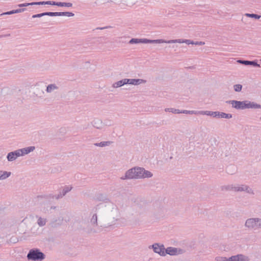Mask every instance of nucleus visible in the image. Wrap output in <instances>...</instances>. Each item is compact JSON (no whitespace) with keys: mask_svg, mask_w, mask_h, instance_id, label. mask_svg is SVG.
Wrapping results in <instances>:
<instances>
[{"mask_svg":"<svg viewBox=\"0 0 261 261\" xmlns=\"http://www.w3.org/2000/svg\"><path fill=\"white\" fill-rule=\"evenodd\" d=\"M260 62H261V59L260 60Z\"/></svg>","mask_w":261,"mask_h":261,"instance_id":"obj_41","label":"nucleus"},{"mask_svg":"<svg viewBox=\"0 0 261 261\" xmlns=\"http://www.w3.org/2000/svg\"><path fill=\"white\" fill-rule=\"evenodd\" d=\"M152 172L140 167H135L127 170L124 175L120 177L121 180L140 179L151 178Z\"/></svg>","mask_w":261,"mask_h":261,"instance_id":"obj_1","label":"nucleus"},{"mask_svg":"<svg viewBox=\"0 0 261 261\" xmlns=\"http://www.w3.org/2000/svg\"><path fill=\"white\" fill-rule=\"evenodd\" d=\"M165 111L166 112H171L173 114H180V110L172 108H166L165 109Z\"/></svg>","mask_w":261,"mask_h":261,"instance_id":"obj_26","label":"nucleus"},{"mask_svg":"<svg viewBox=\"0 0 261 261\" xmlns=\"http://www.w3.org/2000/svg\"><path fill=\"white\" fill-rule=\"evenodd\" d=\"M62 16L61 12H55V16Z\"/></svg>","mask_w":261,"mask_h":261,"instance_id":"obj_40","label":"nucleus"},{"mask_svg":"<svg viewBox=\"0 0 261 261\" xmlns=\"http://www.w3.org/2000/svg\"><path fill=\"white\" fill-rule=\"evenodd\" d=\"M35 149V147L31 146L25 148L18 149L8 153L7 159L9 162H13L17 158L24 156L33 152Z\"/></svg>","mask_w":261,"mask_h":261,"instance_id":"obj_2","label":"nucleus"},{"mask_svg":"<svg viewBox=\"0 0 261 261\" xmlns=\"http://www.w3.org/2000/svg\"><path fill=\"white\" fill-rule=\"evenodd\" d=\"M45 16H55V12H45Z\"/></svg>","mask_w":261,"mask_h":261,"instance_id":"obj_38","label":"nucleus"},{"mask_svg":"<svg viewBox=\"0 0 261 261\" xmlns=\"http://www.w3.org/2000/svg\"><path fill=\"white\" fill-rule=\"evenodd\" d=\"M130 44H137L141 43V39L133 38L129 41Z\"/></svg>","mask_w":261,"mask_h":261,"instance_id":"obj_33","label":"nucleus"},{"mask_svg":"<svg viewBox=\"0 0 261 261\" xmlns=\"http://www.w3.org/2000/svg\"><path fill=\"white\" fill-rule=\"evenodd\" d=\"M245 109H261V105L255 102L249 100H245Z\"/></svg>","mask_w":261,"mask_h":261,"instance_id":"obj_10","label":"nucleus"},{"mask_svg":"<svg viewBox=\"0 0 261 261\" xmlns=\"http://www.w3.org/2000/svg\"><path fill=\"white\" fill-rule=\"evenodd\" d=\"M180 114L197 115V111H189L186 110H180Z\"/></svg>","mask_w":261,"mask_h":261,"instance_id":"obj_27","label":"nucleus"},{"mask_svg":"<svg viewBox=\"0 0 261 261\" xmlns=\"http://www.w3.org/2000/svg\"><path fill=\"white\" fill-rule=\"evenodd\" d=\"M171 43H186L187 44H194V41L189 40V39H174V40H170V42Z\"/></svg>","mask_w":261,"mask_h":261,"instance_id":"obj_14","label":"nucleus"},{"mask_svg":"<svg viewBox=\"0 0 261 261\" xmlns=\"http://www.w3.org/2000/svg\"><path fill=\"white\" fill-rule=\"evenodd\" d=\"M184 250L179 248L168 247L166 248V255L168 254L171 256H176L184 253Z\"/></svg>","mask_w":261,"mask_h":261,"instance_id":"obj_6","label":"nucleus"},{"mask_svg":"<svg viewBox=\"0 0 261 261\" xmlns=\"http://www.w3.org/2000/svg\"><path fill=\"white\" fill-rule=\"evenodd\" d=\"M44 13H45V12L42 13H40V14H37L33 15L32 16V18H39V17L45 16Z\"/></svg>","mask_w":261,"mask_h":261,"instance_id":"obj_36","label":"nucleus"},{"mask_svg":"<svg viewBox=\"0 0 261 261\" xmlns=\"http://www.w3.org/2000/svg\"><path fill=\"white\" fill-rule=\"evenodd\" d=\"M10 171L0 170V180H4L9 177L11 175Z\"/></svg>","mask_w":261,"mask_h":261,"instance_id":"obj_17","label":"nucleus"},{"mask_svg":"<svg viewBox=\"0 0 261 261\" xmlns=\"http://www.w3.org/2000/svg\"><path fill=\"white\" fill-rule=\"evenodd\" d=\"M72 189V186L71 185H68L64 186L62 191L60 192L59 194L56 197L57 199L62 198L65 196L67 193L70 192Z\"/></svg>","mask_w":261,"mask_h":261,"instance_id":"obj_13","label":"nucleus"},{"mask_svg":"<svg viewBox=\"0 0 261 261\" xmlns=\"http://www.w3.org/2000/svg\"><path fill=\"white\" fill-rule=\"evenodd\" d=\"M249 258L243 254H238L228 257V261H249Z\"/></svg>","mask_w":261,"mask_h":261,"instance_id":"obj_9","label":"nucleus"},{"mask_svg":"<svg viewBox=\"0 0 261 261\" xmlns=\"http://www.w3.org/2000/svg\"><path fill=\"white\" fill-rule=\"evenodd\" d=\"M223 191H234V185H228L227 186H222L221 188Z\"/></svg>","mask_w":261,"mask_h":261,"instance_id":"obj_25","label":"nucleus"},{"mask_svg":"<svg viewBox=\"0 0 261 261\" xmlns=\"http://www.w3.org/2000/svg\"><path fill=\"white\" fill-rule=\"evenodd\" d=\"M141 43H150V39L142 38L141 39Z\"/></svg>","mask_w":261,"mask_h":261,"instance_id":"obj_37","label":"nucleus"},{"mask_svg":"<svg viewBox=\"0 0 261 261\" xmlns=\"http://www.w3.org/2000/svg\"><path fill=\"white\" fill-rule=\"evenodd\" d=\"M170 40H165L164 39L150 40V43H171Z\"/></svg>","mask_w":261,"mask_h":261,"instance_id":"obj_23","label":"nucleus"},{"mask_svg":"<svg viewBox=\"0 0 261 261\" xmlns=\"http://www.w3.org/2000/svg\"><path fill=\"white\" fill-rule=\"evenodd\" d=\"M233 89L236 92H240L242 89V86L241 84H236L233 86Z\"/></svg>","mask_w":261,"mask_h":261,"instance_id":"obj_31","label":"nucleus"},{"mask_svg":"<svg viewBox=\"0 0 261 261\" xmlns=\"http://www.w3.org/2000/svg\"><path fill=\"white\" fill-rule=\"evenodd\" d=\"M37 218V223L40 227H43L45 225L47 222V219L45 218H43L40 216H36Z\"/></svg>","mask_w":261,"mask_h":261,"instance_id":"obj_19","label":"nucleus"},{"mask_svg":"<svg viewBox=\"0 0 261 261\" xmlns=\"http://www.w3.org/2000/svg\"><path fill=\"white\" fill-rule=\"evenodd\" d=\"M45 5V2H32V3H25L23 4H20L18 5L19 7H27L29 6H32V5Z\"/></svg>","mask_w":261,"mask_h":261,"instance_id":"obj_18","label":"nucleus"},{"mask_svg":"<svg viewBox=\"0 0 261 261\" xmlns=\"http://www.w3.org/2000/svg\"><path fill=\"white\" fill-rule=\"evenodd\" d=\"M24 11H25V9L24 8L18 9H16V10H12V11H8L7 12H6V13H4V14L10 15V14H14V13H21V12H23Z\"/></svg>","mask_w":261,"mask_h":261,"instance_id":"obj_24","label":"nucleus"},{"mask_svg":"<svg viewBox=\"0 0 261 261\" xmlns=\"http://www.w3.org/2000/svg\"><path fill=\"white\" fill-rule=\"evenodd\" d=\"M215 112L211 111H197V115L210 116L214 117Z\"/></svg>","mask_w":261,"mask_h":261,"instance_id":"obj_21","label":"nucleus"},{"mask_svg":"<svg viewBox=\"0 0 261 261\" xmlns=\"http://www.w3.org/2000/svg\"><path fill=\"white\" fill-rule=\"evenodd\" d=\"M149 249H152L154 253L159 254L161 256H166V248L163 244L155 243L148 246Z\"/></svg>","mask_w":261,"mask_h":261,"instance_id":"obj_5","label":"nucleus"},{"mask_svg":"<svg viewBox=\"0 0 261 261\" xmlns=\"http://www.w3.org/2000/svg\"><path fill=\"white\" fill-rule=\"evenodd\" d=\"M245 226L251 230H257L261 229V218H251L247 219L245 223Z\"/></svg>","mask_w":261,"mask_h":261,"instance_id":"obj_3","label":"nucleus"},{"mask_svg":"<svg viewBox=\"0 0 261 261\" xmlns=\"http://www.w3.org/2000/svg\"><path fill=\"white\" fill-rule=\"evenodd\" d=\"M126 79H122V80L119 81L118 82H115L113 84L112 87L114 88H117L119 87H121L122 86L126 85Z\"/></svg>","mask_w":261,"mask_h":261,"instance_id":"obj_20","label":"nucleus"},{"mask_svg":"<svg viewBox=\"0 0 261 261\" xmlns=\"http://www.w3.org/2000/svg\"><path fill=\"white\" fill-rule=\"evenodd\" d=\"M237 62L242 64L246 65H253L254 66L258 67H260V65L257 64V63L255 61H250L239 60L237 61Z\"/></svg>","mask_w":261,"mask_h":261,"instance_id":"obj_16","label":"nucleus"},{"mask_svg":"<svg viewBox=\"0 0 261 261\" xmlns=\"http://www.w3.org/2000/svg\"><path fill=\"white\" fill-rule=\"evenodd\" d=\"M146 81L143 79H126V84L133 85H139L142 84H145Z\"/></svg>","mask_w":261,"mask_h":261,"instance_id":"obj_11","label":"nucleus"},{"mask_svg":"<svg viewBox=\"0 0 261 261\" xmlns=\"http://www.w3.org/2000/svg\"><path fill=\"white\" fill-rule=\"evenodd\" d=\"M29 260L33 261H42L45 258V254L38 249H31L27 254Z\"/></svg>","mask_w":261,"mask_h":261,"instance_id":"obj_4","label":"nucleus"},{"mask_svg":"<svg viewBox=\"0 0 261 261\" xmlns=\"http://www.w3.org/2000/svg\"><path fill=\"white\" fill-rule=\"evenodd\" d=\"M62 16H66L68 17H71L74 16V14L72 12H61Z\"/></svg>","mask_w":261,"mask_h":261,"instance_id":"obj_34","label":"nucleus"},{"mask_svg":"<svg viewBox=\"0 0 261 261\" xmlns=\"http://www.w3.org/2000/svg\"><path fill=\"white\" fill-rule=\"evenodd\" d=\"M194 44L202 45H204V42H201V41H199H199H196V42H194Z\"/></svg>","mask_w":261,"mask_h":261,"instance_id":"obj_39","label":"nucleus"},{"mask_svg":"<svg viewBox=\"0 0 261 261\" xmlns=\"http://www.w3.org/2000/svg\"><path fill=\"white\" fill-rule=\"evenodd\" d=\"M58 2L54 1H45V5H50L53 6H57Z\"/></svg>","mask_w":261,"mask_h":261,"instance_id":"obj_35","label":"nucleus"},{"mask_svg":"<svg viewBox=\"0 0 261 261\" xmlns=\"http://www.w3.org/2000/svg\"><path fill=\"white\" fill-rule=\"evenodd\" d=\"M245 16L248 17L253 18L256 19H258L261 17L260 15L255 14H250V13H246Z\"/></svg>","mask_w":261,"mask_h":261,"instance_id":"obj_30","label":"nucleus"},{"mask_svg":"<svg viewBox=\"0 0 261 261\" xmlns=\"http://www.w3.org/2000/svg\"><path fill=\"white\" fill-rule=\"evenodd\" d=\"M90 222L91 224L94 225H97V216L96 214L93 215L91 220Z\"/></svg>","mask_w":261,"mask_h":261,"instance_id":"obj_29","label":"nucleus"},{"mask_svg":"<svg viewBox=\"0 0 261 261\" xmlns=\"http://www.w3.org/2000/svg\"><path fill=\"white\" fill-rule=\"evenodd\" d=\"M112 142L110 141H103L99 143H96L94 144V145L97 147H103L105 146H110L112 144Z\"/></svg>","mask_w":261,"mask_h":261,"instance_id":"obj_22","label":"nucleus"},{"mask_svg":"<svg viewBox=\"0 0 261 261\" xmlns=\"http://www.w3.org/2000/svg\"><path fill=\"white\" fill-rule=\"evenodd\" d=\"M229 103L231 105V107L237 110H244L245 109V100L244 101H238V100H230Z\"/></svg>","mask_w":261,"mask_h":261,"instance_id":"obj_8","label":"nucleus"},{"mask_svg":"<svg viewBox=\"0 0 261 261\" xmlns=\"http://www.w3.org/2000/svg\"><path fill=\"white\" fill-rule=\"evenodd\" d=\"M57 6L71 7L72 6V4L71 3L58 2Z\"/></svg>","mask_w":261,"mask_h":261,"instance_id":"obj_28","label":"nucleus"},{"mask_svg":"<svg viewBox=\"0 0 261 261\" xmlns=\"http://www.w3.org/2000/svg\"><path fill=\"white\" fill-rule=\"evenodd\" d=\"M245 191L250 194H254L253 190L248 186L246 185H235L234 192Z\"/></svg>","mask_w":261,"mask_h":261,"instance_id":"obj_7","label":"nucleus"},{"mask_svg":"<svg viewBox=\"0 0 261 261\" xmlns=\"http://www.w3.org/2000/svg\"><path fill=\"white\" fill-rule=\"evenodd\" d=\"M59 87L55 83L50 84L47 85L46 89V92L48 93H52L54 91L58 90Z\"/></svg>","mask_w":261,"mask_h":261,"instance_id":"obj_15","label":"nucleus"},{"mask_svg":"<svg viewBox=\"0 0 261 261\" xmlns=\"http://www.w3.org/2000/svg\"><path fill=\"white\" fill-rule=\"evenodd\" d=\"M216 261H228V257L218 256L215 257Z\"/></svg>","mask_w":261,"mask_h":261,"instance_id":"obj_32","label":"nucleus"},{"mask_svg":"<svg viewBox=\"0 0 261 261\" xmlns=\"http://www.w3.org/2000/svg\"><path fill=\"white\" fill-rule=\"evenodd\" d=\"M232 117V114L229 113H225L224 112L215 111L214 117L217 118H225L230 119Z\"/></svg>","mask_w":261,"mask_h":261,"instance_id":"obj_12","label":"nucleus"}]
</instances>
